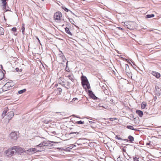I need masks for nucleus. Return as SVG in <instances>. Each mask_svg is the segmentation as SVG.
I'll use <instances>...</instances> for the list:
<instances>
[{
    "instance_id": "17",
    "label": "nucleus",
    "mask_w": 161,
    "mask_h": 161,
    "mask_svg": "<svg viewBox=\"0 0 161 161\" xmlns=\"http://www.w3.org/2000/svg\"><path fill=\"white\" fill-rule=\"evenodd\" d=\"M126 128L129 129L133 130H136V129H134L133 127L131 125H127L126 126Z\"/></svg>"
},
{
    "instance_id": "48",
    "label": "nucleus",
    "mask_w": 161,
    "mask_h": 161,
    "mask_svg": "<svg viewBox=\"0 0 161 161\" xmlns=\"http://www.w3.org/2000/svg\"><path fill=\"white\" fill-rule=\"evenodd\" d=\"M150 144V143H147V145H149Z\"/></svg>"
},
{
    "instance_id": "38",
    "label": "nucleus",
    "mask_w": 161,
    "mask_h": 161,
    "mask_svg": "<svg viewBox=\"0 0 161 161\" xmlns=\"http://www.w3.org/2000/svg\"><path fill=\"white\" fill-rule=\"evenodd\" d=\"M105 86H104V87H103L104 90H103L104 91V92L105 93L106 92H105V91H107V90H106V89L105 88Z\"/></svg>"
},
{
    "instance_id": "14",
    "label": "nucleus",
    "mask_w": 161,
    "mask_h": 161,
    "mask_svg": "<svg viewBox=\"0 0 161 161\" xmlns=\"http://www.w3.org/2000/svg\"><path fill=\"white\" fill-rule=\"evenodd\" d=\"M126 75L129 77H131V72L130 69H128L125 71Z\"/></svg>"
},
{
    "instance_id": "19",
    "label": "nucleus",
    "mask_w": 161,
    "mask_h": 161,
    "mask_svg": "<svg viewBox=\"0 0 161 161\" xmlns=\"http://www.w3.org/2000/svg\"><path fill=\"white\" fill-rule=\"evenodd\" d=\"M8 108H5L2 114V115L3 117L4 116L6 115L7 111H8Z\"/></svg>"
},
{
    "instance_id": "40",
    "label": "nucleus",
    "mask_w": 161,
    "mask_h": 161,
    "mask_svg": "<svg viewBox=\"0 0 161 161\" xmlns=\"http://www.w3.org/2000/svg\"><path fill=\"white\" fill-rule=\"evenodd\" d=\"M79 132H73V133H72V134H79Z\"/></svg>"
},
{
    "instance_id": "49",
    "label": "nucleus",
    "mask_w": 161,
    "mask_h": 161,
    "mask_svg": "<svg viewBox=\"0 0 161 161\" xmlns=\"http://www.w3.org/2000/svg\"><path fill=\"white\" fill-rule=\"evenodd\" d=\"M75 117H77V118H79V117H77V116H76Z\"/></svg>"
},
{
    "instance_id": "21",
    "label": "nucleus",
    "mask_w": 161,
    "mask_h": 161,
    "mask_svg": "<svg viewBox=\"0 0 161 161\" xmlns=\"http://www.w3.org/2000/svg\"><path fill=\"white\" fill-rule=\"evenodd\" d=\"M128 138L129 140L131 142H132L134 140V137L131 136H129L128 137Z\"/></svg>"
},
{
    "instance_id": "3",
    "label": "nucleus",
    "mask_w": 161,
    "mask_h": 161,
    "mask_svg": "<svg viewBox=\"0 0 161 161\" xmlns=\"http://www.w3.org/2000/svg\"><path fill=\"white\" fill-rule=\"evenodd\" d=\"M136 23L134 22H126L124 23V26L126 28L130 30L134 29L135 28Z\"/></svg>"
},
{
    "instance_id": "8",
    "label": "nucleus",
    "mask_w": 161,
    "mask_h": 161,
    "mask_svg": "<svg viewBox=\"0 0 161 161\" xmlns=\"http://www.w3.org/2000/svg\"><path fill=\"white\" fill-rule=\"evenodd\" d=\"M90 97L94 99H97V97H96L95 95L93 93V92L90 91H89L88 92Z\"/></svg>"
},
{
    "instance_id": "16",
    "label": "nucleus",
    "mask_w": 161,
    "mask_h": 161,
    "mask_svg": "<svg viewBox=\"0 0 161 161\" xmlns=\"http://www.w3.org/2000/svg\"><path fill=\"white\" fill-rule=\"evenodd\" d=\"M25 152L29 155H31L33 154V153L31 152V148L29 149L26 151H25Z\"/></svg>"
},
{
    "instance_id": "36",
    "label": "nucleus",
    "mask_w": 161,
    "mask_h": 161,
    "mask_svg": "<svg viewBox=\"0 0 161 161\" xmlns=\"http://www.w3.org/2000/svg\"><path fill=\"white\" fill-rule=\"evenodd\" d=\"M59 84H61L63 86H65V84H64V82H59Z\"/></svg>"
},
{
    "instance_id": "24",
    "label": "nucleus",
    "mask_w": 161,
    "mask_h": 161,
    "mask_svg": "<svg viewBox=\"0 0 161 161\" xmlns=\"http://www.w3.org/2000/svg\"><path fill=\"white\" fill-rule=\"evenodd\" d=\"M6 0H2V3L3 4L4 8L6 7V5L7 3Z\"/></svg>"
},
{
    "instance_id": "35",
    "label": "nucleus",
    "mask_w": 161,
    "mask_h": 161,
    "mask_svg": "<svg viewBox=\"0 0 161 161\" xmlns=\"http://www.w3.org/2000/svg\"><path fill=\"white\" fill-rule=\"evenodd\" d=\"M134 161H139L138 160V158H137L136 157L134 158Z\"/></svg>"
},
{
    "instance_id": "42",
    "label": "nucleus",
    "mask_w": 161,
    "mask_h": 161,
    "mask_svg": "<svg viewBox=\"0 0 161 161\" xmlns=\"http://www.w3.org/2000/svg\"><path fill=\"white\" fill-rule=\"evenodd\" d=\"M49 142H52V143H58V142H53V141H49Z\"/></svg>"
},
{
    "instance_id": "46",
    "label": "nucleus",
    "mask_w": 161,
    "mask_h": 161,
    "mask_svg": "<svg viewBox=\"0 0 161 161\" xmlns=\"http://www.w3.org/2000/svg\"><path fill=\"white\" fill-rule=\"evenodd\" d=\"M63 53H61V54H59V55H60V56H62V55H63Z\"/></svg>"
},
{
    "instance_id": "20",
    "label": "nucleus",
    "mask_w": 161,
    "mask_h": 161,
    "mask_svg": "<svg viewBox=\"0 0 161 161\" xmlns=\"http://www.w3.org/2000/svg\"><path fill=\"white\" fill-rule=\"evenodd\" d=\"M42 144L43 146H47L48 144H49V143H48L46 141H43L42 143H41Z\"/></svg>"
},
{
    "instance_id": "44",
    "label": "nucleus",
    "mask_w": 161,
    "mask_h": 161,
    "mask_svg": "<svg viewBox=\"0 0 161 161\" xmlns=\"http://www.w3.org/2000/svg\"><path fill=\"white\" fill-rule=\"evenodd\" d=\"M113 119L112 118H110V120L111 121H112L113 120Z\"/></svg>"
},
{
    "instance_id": "29",
    "label": "nucleus",
    "mask_w": 161,
    "mask_h": 161,
    "mask_svg": "<svg viewBox=\"0 0 161 161\" xmlns=\"http://www.w3.org/2000/svg\"><path fill=\"white\" fill-rule=\"evenodd\" d=\"M125 71L128 69H129V65L127 64H125Z\"/></svg>"
},
{
    "instance_id": "50",
    "label": "nucleus",
    "mask_w": 161,
    "mask_h": 161,
    "mask_svg": "<svg viewBox=\"0 0 161 161\" xmlns=\"http://www.w3.org/2000/svg\"><path fill=\"white\" fill-rule=\"evenodd\" d=\"M38 41H39V39L38 38Z\"/></svg>"
},
{
    "instance_id": "5",
    "label": "nucleus",
    "mask_w": 161,
    "mask_h": 161,
    "mask_svg": "<svg viewBox=\"0 0 161 161\" xmlns=\"http://www.w3.org/2000/svg\"><path fill=\"white\" fill-rule=\"evenodd\" d=\"M62 17V14L60 12L55 13L54 16V19L55 20H60Z\"/></svg>"
},
{
    "instance_id": "6",
    "label": "nucleus",
    "mask_w": 161,
    "mask_h": 161,
    "mask_svg": "<svg viewBox=\"0 0 161 161\" xmlns=\"http://www.w3.org/2000/svg\"><path fill=\"white\" fill-rule=\"evenodd\" d=\"M155 93L157 96H159L161 94V89L157 86H155Z\"/></svg>"
},
{
    "instance_id": "32",
    "label": "nucleus",
    "mask_w": 161,
    "mask_h": 161,
    "mask_svg": "<svg viewBox=\"0 0 161 161\" xmlns=\"http://www.w3.org/2000/svg\"><path fill=\"white\" fill-rule=\"evenodd\" d=\"M9 83L8 82L7 83L5 84L4 85V86L8 87H9Z\"/></svg>"
},
{
    "instance_id": "41",
    "label": "nucleus",
    "mask_w": 161,
    "mask_h": 161,
    "mask_svg": "<svg viewBox=\"0 0 161 161\" xmlns=\"http://www.w3.org/2000/svg\"><path fill=\"white\" fill-rule=\"evenodd\" d=\"M76 100H78V99L76 98H74L73 99V100L75 101Z\"/></svg>"
},
{
    "instance_id": "23",
    "label": "nucleus",
    "mask_w": 161,
    "mask_h": 161,
    "mask_svg": "<svg viewBox=\"0 0 161 161\" xmlns=\"http://www.w3.org/2000/svg\"><path fill=\"white\" fill-rule=\"evenodd\" d=\"M154 16V14H147L146 16V18H149L151 17H153Z\"/></svg>"
},
{
    "instance_id": "13",
    "label": "nucleus",
    "mask_w": 161,
    "mask_h": 161,
    "mask_svg": "<svg viewBox=\"0 0 161 161\" xmlns=\"http://www.w3.org/2000/svg\"><path fill=\"white\" fill-rule=\"evenodd\" d=\"M8 116H9V120H10L14 115V113L13 112H10L8 113Z\"/></svg>"
},
{
    "instance_id": "4",
    "label": "nucleus",
    "mask_w": 161,
    "mask_h": 161,
    "mask_svg": "<svg viewBox=\"0 0 161 161\" xmlns=\"http://www.w3.org/2000/svg\"><path fill=\"white\" fill-rule=\"evenodd\" d=\"M15 153L20 154L24 152V149L19 146H14Z\"/></svg>"
},
{
    "instance_id": "22",
    "label": "nucleus",
    "mask_w": 161,
    "mask_h": 161,
    "mask_svg": "<svg viewBox=\"0 0 161 161\" xmlns=\"http://www.w3.org/2000/svg\"><path fill=\"white\" fill-rule=\"evenodd\" d=\"M100 86L102 88L103 90H104L103 87L104 86H106V85L105 84H103L102 82L99 83Z\"/></svg>"
},
{
    "instance_id": "34",
    "label": "nucleus",
    "mask_w": 161,
    "mask_h": 161,
    "mask_svg": "<svg viewBox=\"0 0 161 161\" xmlns=\"http://www.w3.org/2000/svg\"><path fill=\"white\" fill-rule=\"evenodd\" d=\"M99 107H102L104 108H106L104 106H103V104L102 103H99Z\"/></svg>"
},
{
    "instance_id": "26",
    "label": "nucleus",
    "mask_w": 161,
    "mask_h": 161,
    "mask_svg": "<svg viewBox=\"0 0 161 161\" xmlns=\"http://www.w3.org/2000/svg\"><path fill=\"white\" fill-rule=\"evenodd\" d=\"M24 25H23V26H22V27L21 28L22 30V32L23 35L25 33V28L24 26Z\"/></svg>"
},
{
    "instance_id": "47",
    "label": "nucleus",
    "mask_w": 161,
    "mask_h": 161,
    "mask_svg": "<svg viewBox=\"0 0 161 161\" xmlns=\"http://www.w3.org/2000/svg\"><path fill=\"white\" fill-rule=\"evenodd\" d=\"M123 151L124 152H125V149H123Z\"/></svg>"
},
{
    "instance_id": "1",
    "label": "nucleus",
    "mask_w": 161,
    "mask_h": 161,
    "mask_svg": "<svg viewBox=\"0 0 161 161\" xmlns=\"http://www.w3.org/2000/svg\"><path fill=\"white\" fill-rule=\"evenodd\" d=\"M15 153L14 146L11 148L8 149L6 150L4 152V153L8 157H11Z\"/></svg>"
},
{
    "instance_id": "12",
    "label": "nucleus",
    "mask_w": 161,
    "mask_h": 161,
    "mask_svg": "<svg viewBox=\"0 0 161 161\" xmlns=\"http://www.w3.org/2000/svg\"><path fill=\"white\" fill-rule=\"evenodd\" d=\"M136 113L141 117H142L143 115V112L140 110H136Z\"/></svg>"
},
{
    "instance_id": "7",
    "label": "nucleus",
    "mask_w": 161,
    "mask_h": 161,
    "mask_svg": "<svg viewBox=\"0 0 161 161\" xmlns=\"http://www.w3.org/2000/svg\"><path fill=\"white\" fill-rule=\"evenodd\" d=\"M10 138L14 140H16L17 139V136L16 133L15 132H12L10 134Z\"/></svg>"
},
{
    "instance_id": "33",
    "label": "nucleus",
    "mask_w": 161,
    "mask_h": 161,
    "mask_svg": "<svg viewBox=\"0 0 161 161\" xmlns=\"http://www.w3.org/2000/svg\"><path fill=\"white\" fill-rule=\"evenodd\" d=\"M63 8L66 11L68 12L69 11L68 9L65 7H63Z\"/></svg>"
},
{
    "instance_id": "27",
    "label": "nucleus",
    "mask_w": 161,
    "mask_h": 161,
    "mask_svg": "<svg viewBox=\"0 0 161 161\" xmlns=\"http://www.w3.org/2000/svg\"><path fill=\"white\" fill-rule=\"evenodd\" d=\"M76 123L79 124H83L84 123V122L80 120L76 122Z\"/></svg>"
},
{
    "instance_id": "11",
    "label": "nucleus",
    "mask_w": 161,
    "mask_h": 161,
    "mask_svg": "<svg viewBox=\"0 0 161 161\" xmlns=\"http://www.w3.org/2000/svg\"><path fill=\"white\" fill-rule=\"evenodd\" d=\"M31 152L32 153H35V152H41L44 150V148H42L40 150H36V148H31Z\"/></svg>"
},
{
    "instance_id": "51",
    "label": "nucleus",
    "mask_w": 161,
    "mask_h": 161,
    "mask_svg": "<svg viewBox=\"0 0 161 161\" xmlns=\"http://www.w3.org/2000/svg\"><path fill=\"white\" fill-rule=\"evenodd\" d=\"M42 1H44V0H42Z\"/></svg>"
},
{
    "instance_id": "39",
    "label": "nucleus",
    "mask_w": 161,
    "mask_h": 161,
    "mask_svg": "<svg viewBox=\"0 0 161 161\" xmlns=\"http://www.w3.org/2000/svg\"><path fill=\"white\" fill-rule=\"evenodd\" d=\"M58 91L59 92H61L62 91V89L61 88H58Z\"/></svg>"
},
{
    "instance_id": "9",
    "label": "nucleus",
    "mask_w": 161,
    "mask_h": 161,
    "mask_svg": "<svg viewBox=\"0 0 161 161\" xmlns=\"http://www.w3.org/2000/svg\"><path fill=\"white\" fill-rule=\"evenodd\" d=\"M66 77L68 78L71 80L72 81L74 82V77L72 74L67 75Z\"/></svg>"
},
{
    "instance_id": "10",
    "label": "nucleus",
    "mask_w": 161,
    "mask_h": 161,
    "mask_svg": "<svg viewBox=\"0 0 161 161\" xmlns=\"http://www.w3.org/2000/svg\"><path fill=\"white\" fill-rule=\"evenodd\" d=\"M152 74L157 78H159L160 76V75L159 73L155 71H152Z\"/></svg>"
},
{
    "instance_id": "18",
    "label": "nucleus",
    "mask_w": 161,
    "mask_h": 161,
    "mask_svg": "<svg viewBox=\"0 0 161 161\" xmlns=\"http://www.w3.org/2000/svg\"><path fill=\"white\" fill-rule=\"evenodd\" d=\"M4 29L2 27H0V34L3 35L4 34Z\"/></svg>"
},
{
    "instance_id": "30",
    "label": "nucleus",
    "mask_w": 161,
    "mask_h": 161,
    "mask_svg": "<svg viewBox=\"0 0 161 161\" xmlns=\"http://www.w3.org/2000/svg\"><path fill=\"white\" fill-rule=\"evenodd\" d=\"M115 138L116 139H118L120 140H123V139L121 138L120 137H119L118 136H116Z\"/></svg>"
},
{
    "instance_id": "31",
    "label": "nucleus",
    "mask_w": 161,
    "mask_h": 161,
    "mask_svg": "<svg viewBox=\"0 0 161 161\" xmlns=\"http://www.w3.org/2000/svg\"><path fill=\"white\" fill-rule=\"evenodd\" d=\"M43 147V146H42V143H40L39 145H37L36 146V147Z\"/></svg>"
},
{
    "instance_id": "28",
    "label": "nucleus",
    "mask_w": 161,
    "mask_h": 161,
    "mask_svg": "<svg viewBox=\"0 0 161 161\" xmlns=\"http://www.w3.org/2000/svg\"><path fill=\"white\" fill-rule=\"evenodd\" d=\"M146 106V104L145 103L142 104L141 105V107L142 109H144Z\"/></svg>"
},
{
    "instance_id": "43",
    "label": "nucleus",
    "mask_w": 161,
    "mask_h": 161,
    "mask_svg": "<svg viewBox=\"0 0 161 161\" xmlns=\"http://www.w3.org/2000/svg\"><path fill=\"white\" fill-rule=\"evenodd\" d=\"M119 30H123V28H121V27H119Z\"/></svg>"
},
{
    "instance_id": "15",
    "label": "nucleus",
    "mask_w": 161,
    "mask_h": 161,
    "mask_svg": "<svg viewBox=\"0 0 161 161\" xmlns=\"http://www.w3.org/2000/svg\"><path fill=\"white\" fill-rule=\"evenodd\" d=\"M65 31L66 33H67L69 35L71 36L72 35L71 32H70L68 28L66 27L65 28Z\"/></svg>"
},
{
    "instance_id": "37",
    "label": "nucleus",
    "mask_w": 161,
    "mask_h": 161,
    "mask_svg": "<svg viewBox=\"0 0 161 161\" xmlns=\"http://www.w3.org/2000/svg\"><path fill=\"white\" fill-rule=\"evenodd\" d=\"M12 29L13 31H15L17 30L16 28V27H13Z\"/></svg>"
},
{
    "instance_id": "2",
    "label": "nucleus",
    "mask_w": 161,
    "mask_h": 161,
    "mask_svg": "<svg viewBox=\"0 0 161 161\" xmlns=\"http://www.w3.org/2000/svg\"><path fill=\"white\" fill-rule=\"evenodd\" d=\"M81 83L82 86L84 88L88 89L90 88V85L89 84L88 80L85 76H82L81 78Z\"/></svg>"
},
{
    "instance_id": "25",
    "label": "nucleus",
    "mask_w": 161,
    "mask_h": 161,
    "mask_svg": "<svg viewBox=\"0 0 161 161\" xmlns=\"http://www.w3.org/2000/svg\"><path fill=\"white\" fill-rule=\"evenodd\" d=\"M25 91H26V89H24L22 90H21L19 91L18 92L19 94H21L24 92H25Z\"/></svg>"
},
{
    "instance_id": "45",
    "label": "nucleus",
    "mask_w": 161,
    "mask_h": 161,
    "mask_svg": "<svg viewBox=\"0 0 161 161\" xmlns=\"http://www.w3.org/2000/svg\"><path fill=\"white\" fill-rule=\"evenodd\" d=\"M123 140L124 141H128V140H127V139H123Z\"/></svg>"
}]
</instances>
